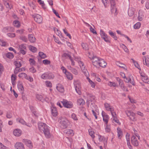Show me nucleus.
Wrapping results in <instances>:
<instances>
[{
	"mask_svg": "<svg viewBox=\"0 0 149 149\" xmlns=\"http://www.w3.org/2000/svg\"><path fill=\"white\" fill-rule=\"evenodd\" d=\"M38 127L41 132H43L47 138H50L51 134L48 127L45 123L40 122L38 124Z\"/></svg>",
	"mask_w": 149,
	"mask_h": 149,
	"instance_id": "1",
	"label": "nucleus"
},
{
	"mask_svg": "<svg viewBox=\"0 0 149 149\" xmlns=\"http://www.w3.org/2000/svg\"><path fill=\"white\" fill-rule=\"evenodd\" d=\"M102 1L105 6H106V4L110 3L111 5V13H114L115 15H117V9L116 8L115 0H102Z\"/></svg>",
	"mask_w": 149,
	"mask_h": 149,
	"instance_id": "2",
	"label": "nucleus"
},
{
	"mask_svg": "<svg viewBox=\"0 0 149 149\" xmlns=\"http://www.w3.org/2000/svg\"><path fill=\"white\" fill-rule=\"evenodd\" d=\"M58 121L62 128L65 129L67 127L68 121L67 119L61 117L59 118Z\"/></svg>",
	"mask_w": 149,
	"mask_h": 149,
	"instance_id": "3",
	"label": "nucleus"
},
{
	"mask_svg": "<svg viewBox=\"0 0 149 149\" xmlns=\"http://www.w3.org/2000/svg\"><path fill=\"white\" fill-rule=\"evenodd\" d=\"M92 58L94 60H95V58L97 59V60H95V62H96L102 68H104L106 67L107 63L103 59H99V58L96 56H93Z\"/></svg>",
	"mask_w": 149,
	"mask_h": 149,
	"instance_id": "4",
	"label": "nucleus"
},
{
	"mask_svg": "<svg viewBox=\"0 0 149 149\" xmlns=\"http://www.w3.org/2000/svg\"><path fill=\"white\" fill-rule=\"evenodd\" d=\"M95 97L91 94H87V103L88 106L90 103L92 105L94 103L95 101Z\"/></svg>",
	"mask_w": 149,
	"mask_h": 149,
	"instance_id": "5",
	"label": "nucleus"
},
{
	"mask_svg": "<svg viewBox=\"0 0 149 149\" xmlns=\"http://www.w3.org/2000/svg\"><path fill=\"white\" fill-rule=\"evenodd\" d=\"M101 38L104 41L107 42H110V40H109V38L107 35L105 33V32L102 30L101 29L100 33Z\"/></svg>",
	"mask_w": 149,
	"mask_h": 149,
	"instance_id": "6",
	"label": "nucleus"
},
{
	"mask_svg": "<svg viewBox=\"0 0 149 149\" xmlns=\"http://www.w3.org/2000/svg\"><path fill=\"white\" fill-rule=\"evenodd\" d=\"M125 113L127 116L130 118V120L134 121H136V119L135 118V114L132 111L127 110L125 111Z\"/></svg>",
	"mask_w": 149,
	"mask_h": 149,
	"instance_id": "7",
	"label": "nucleus"
},
{
	"mask_svg": "<svg viewBox=\"0 0 149 149\" xmlns=\"http://www.w3.org/2000/svg\"><path fill=\"white\" fill-rule=\"evenodd\" d=\"M61 102L65 107L71 108L73 107L72 103L71 102L68 101L66 100H63V101H61Z\"/></svg>",
	"mask_w": 149,
	"mask_h": 149,
	"instance_id": "8",
	"label": "nucleus"
},
{
	"mask_svg": "<svg viewBox=\"0 0 149 149\" xmlns=\"http://www.w3.org/2000/svg\"><path fill=\"white\" fill-rule=\"evenodd\" d=\"M31 16L34 18L35 21L38 23H40L42 22V19L41 15H39L35 14L32 15Z\"/></svg>",
	"mask_w": 149,
	"mask_h": 149,
	"instance_id": "9",
	"label": "nucleus"
},
{
	"mask_svg": "<svg viewBox=\"0 0 149 149\" xmlns=\"http://www.w3.org/2000/svg\"><path fill=\"white\" fill-rule=\"evenodd\" d=\"M19 53L23 55L25 54L26 53V45L24 44H21L19 46Z\"/></svg>",
	"mask_w": 149,
	"mask_h": 149,
	"instance_id": "10",
	"label": "nucleus"
},
{
	"mask_svg": "<svg viewBox=\"0 0 149 149\" xmlns=\"http://www.w3.org/2000/svg\"><path fill=\"white\" fill-rule=\"evenodd\" d=\"M131 141L132 144L134 146H137L139 145L138 141L135 136H133L132 137Z\"/></svg>",
	"mask_w": 149,
	"mask_h": 149,
	"instance_id": "11",
	"label": "nucleus"
},
{
	"mask_svg": "<svg viewBox=\"0 0 149 149\" xmlns=\"http://www.w3.org/2000/svg\"><path fill=\"white\" fill-rule=\"evenodd\" d=\"M15 149H24V144L21 142H17L15 145Z\"/></svg>",
	"mask_w": 149,
	"mask_h": 149,
	"instance_id": "12",
	"label": "nucleus"
},
{
	"mask_svg": "<svg viewBox=\"0 0 149 149\" xmlns=\"http://www.w3.org/2000/svg\"><path fill=\"white\" fill-rule=\"evenodd\" d=\"M102 114L103 118V121L107 124L108 123V119H109L108 115H107L104 111H102Z\"/></svg>",
	"mask_w": 149,
	"mask_h": 149,
	"instance_id": "13",
	"label": "nucleus"
},
{
	"mask_svg": "<svg viewBox=\"0 0 149 149\" xmlns=\"http://www.w3.org/2000/svg\"><path fill=\"white\" fill-rule=\"evenodd\" d=\"M23 142H24L25 144L30 148H32V144L31 141L26 139H23Z\"/></svg>",
	"mask_w": 149,
	"mask_h": 149,
	"instance_id": "14",
	"label": "nucleus"
},
{
	"mask_svg": "<svg viewBox=\"0 0 149 149\" xmlns=\"http://www.w3.org/2000/svg\"><path fill=\"white\" fill-rule=\"evenodd\" d=\"M36 97L38 100L41 101L42 102H43L45 101H47L48 100V99L47 97H46L45 99H43L42 95L39 94L36 95Z\"/></svg>",
	"mask_w": 149,
	"mask_h": 149,
	"instance_id": "15",
	"label": "nucleus"
},
{
	"mask_svg": "<svg viewBox=\"0 0 149 149\" xmlns=\"http://www.w3.org/2000/svg\"><path fill=\"white\" fill-rule=\"evenodd\" d=\"M104 106L106 109L108 111H110L112 114V112H113V108L112 107H110V105L108 103H105L104 104Z\"/></svg>",
	"mask_w": 149,
	"mask_h": 149,
	"instance_id": "16",
	"label": "nucleus"
},
{
	"mask_svg": "<svg viewBox=\"0 0 149 149\" xmlns=\"http://www.w3.org/2000/svg\"><path fill=\"white\" fill-rule=\"evenodd\" d=\"M52 114L53 116H56L57 115V111L56 108L55 107H51Z\"/></svg>",
	"mask_w": 149,
	"mask_h": 149,
	"instance_id": "17",
	"label": "nucleus"
},
{
	"mask_svg": "<svg viewBox=\"0 0 149 149\" xmlns=\"http://www.w3.org/2000/svg\"><path fill=\"white\" fill-rule=\"evenodd\" d=\"M111 115L113 117V121L118 124H120V123L119 122V120L116 116V113L115 112H112Z\"/></svg>",
	"mask_w": 149,
	"mask_h": 149,
	"instance_id": "18",
	"label": "nucleus"
},
{
	"mask_svg": "<svg viewBox=\"0 0 149 149\" xmlns=\"http://www.w3.org/2000/svg\"><path fill=\"white\" fill-rule=\"evenodd\" d=\"M143 62L144 65H146L149 67V57H147L146 58L145 56L143 57Z\"/></svg>",
	"mask_w": 149,
	"mask_h": 149,
	"instance_id": "19",
	"label": "nucleus"
},
{
	"mask_svg": "<svg viewBox=\"0 0 149 149\" xmlns=\"http://www.w3.org/2000/svg\"><path fill=\"white\" fill-rule=\"evenodd\" d=\"M64 133L68 135L73 136L74 133L73 130L71 129H67L64 130Z\"/></svg>",
	"mask_w": 149,
	"mask_h": 149,
	"instance_id": "20",
	"label": "nucleus"
},
{
	"mask_svg": "<svg viewBox=\"0 0 149 149\" xmlns=\"http://www.w3.org/2000/svg\"><path fill=\"white\" fill-rule=\"evenodd\" d=\"M135 9L133 8H130L128 11V15L131 17L133 15L134 13Z\"/></svg>",
	"mask_w": 149,
	"mask_h": 149,
	"instance_id": "21",
	"label": "nucleus"
},
{
	"mask_svg": "<svg viewBox=\"0 0 149 149\" xmlns=\"http://www.w3.org/2000/svg\"><path fill=\"white\" fill-rule=\"evenodd\" d=\"M13 134L16 136H19L21 134V131L20 130L15 129L14 131Z\"/></svg>",
	"mask_w": 149,
	"mask_h": 149,
	"instance_id": "22",
	"label": "nucleus"
},
{
	"mask_svg": "<svg viewBox=\"0 0 149 149\" xmlns=\"http://www.w3.org/2000/svg\"><path fill=\"white\" fill-rule=\"evenodd\" d=\"M119 86L122 90L124 91H128V90L126 88V87L124 86L123 81H121V82H119Z\"/></svg>",
	"mask_w": 149,
	"mask_h": 149,
	"instance_id": "23",
	"label": "nucleus"
},
{
	"mask_svg": "<svg viewBox=\"0 0 149 149\" xmlns=\"http://www.w3.org/2000/svg\"><path fill=\"white\" fill-rule=\"evenodd\" d=\"M17 86L19 90L22 91H24V88L22 83L19 81L18 82Z\"/></svg>",
	"mask_w": 149,
	"mask_h": 149,
	"instance_id": "24",
	"label": "nucleus"
},
{
	"mask_svg": "<svg viewBox=\"0 0 149 149\" xmlns=\"http://www.w3.org/2000/svg\"><path fill=\"white\" fill-rule=\"evenodd\" d=\"M28 38L29 40L31 42L34 43L35 42L36 38L32 35H29Z\"/></svg>",
	"mask_w": 149,
	"mask_h": 149,
	"instance_id": "25",
	"label": "nucleus"
},
{
	"mask_svg": "<svg viewBox=\"0 0 149 149\" xmlns=\"http://www.w3.org/2000/svg\"><path fill=\"white\" fill-rule=\"evenodd\" d=\"M116 64L117 65L120 67L121 68H124L125 70H127V69H125V65L124 64H123L121 63L119 61H116Z\"/></svg>",
	"mask_w": 149,
	"mask_h": 149,
	"instance_id": "26",
	"label": "nucleus"
},
{
	"mask_svg": "<svg viewBox=\"0 0 149 149\" xmlns=\"http://www.w3.org/2000/svg\"><path fill=\"white\" fill-rule=\"evenodd\" d=\"M109 34L115 40H117V38L116 35L115 33L112 31H111L110 30L109 31Z\"/></svg>",
	"mask_w": 149,
	"mask_h": 149,
	"instance_id": "27",
	"label": "nucleus"
},
{
	"mask_svg": "<svg viewBox=\"0 0 149 149\" xmlns=\"http://www.w3.org/2000/svg\"><path fill=\"white\" fill-rule=\"evenodd\" d=\"M67 78L69 80H71L73 78L72 74L70 72H67L65 73Z\"/></svg>",
	"mask_w": 149,
	"mask_h": 149,
	"instance_id": "28",
	"label": "nucleus"
},
{
	"mask_svg": "<svg viewBox=\"0 0 149 149\" xmlns=\"http://www.w3.org/2000/svg\"><path fill=\"white\" fill-rule=\"evenodd\" d=\"M25 68H15L14 71V73L15 74H17L19 72H21V71L25 70Z\"/></svg>",
	"mask_w": 149,
	"mask_h": 149,
	"instance_id": "29",
	"label": "nucleus"
},
{
	"mask_svg": "<svg viewBox=\"0 0 149 149\" xmlns=\"http://www.w3.org/2000/svg\"><path fill=\"white\" fill-rule=\"evenodd\" d=\"M14 64L16 66L15 68H19L22 66L21 63L18 61H15L14 62Z\"/></svg>",
	"mask_w": 149,
	"mask_h": 149,
	"instance_id": "30",
	"label": "nucleus"
},
{
	"mask_svg": "<svg viewBox=\"0 0 149 149\" xmlns=\"http://www.w3.org/2000/svg\"><path fill=\"white\" fill-rule=\"evenodd\" d=\"M54 30L56 34L59 37H62V35L61 31L58 29H54Z\"/></svg>",
	"mask_w": 149,
	"mask_h": 149,
	"instance_id": "31",
	"label": "nucleus"
},
{
	"mask_svg": "<svg viewBox=\"0 0 149 149\" xmlns=\"http://www.w3.org/2000/svg\"><path fill=\"white\" fill-rule=\"evenodd\" d=\"M5 56L7 58H13L14 57V55L11 52H8L6 54Z\"/></svg>",
	"mask_w": 149,
	"mask_h": 149,
	"instance_id": "32",
	"label": "nucleus"
},
{
	"mask_svg": "<svg viewBox=\"0 0 149 149\" xmlns=\"http://www.w3.org/2000/svg\"><path fill=\"white\" fill-rule=\"evenodd\" d=\"M77 103L80 105H83L85 104V102L82 99H79L77 100Z\"/></svg>",
	"mask_w": 149,
	"mask_h": 149,
	"instance_id": "33",
	"label": "nucleus"
},
{
	"mask_svg": "<svg viewBox=\"0 0 149 149\" xmlns=\"http://www.w3.org/2000/svg\"><path fill=\"white\" fill-rule=\"evenodd\" d=\"M126 139L127 141V144L128 147L131 145L130 143V135L127 133V134L126 135Z\"/></svg>",
	"mask_w": 149,
	"mask_h": 149,
	"instance_id": "34",
	"label": "nucleus"
},
{
	"mask_svg": "<svg viewBox=\"0 0 149 149\" xmlns=\"http://www.w3.org/2000/svg\"><path fill=\"white\" fill-rule=\"evenodd\" d=\"M117 130L118 137L120 138V137L122 136V135L123 134L122 131H121V129L120 128H118Z\"/></svg>",
	"mask_w": 149,
	"mask_h": 149,
	"instance_id": "35",
	"label": "nucleus"
},
{
	"mask_svg": "<svg viewBox=\"0 0 149 149\" xmlns=\"http://www.w3.org/2000/svg\"><path fill=\"white\" fill-rule=\"evenodd\" d=\"M29 48L30 50L33 52H36L37 50L36 47L31 45H30L29 46Z\"/></svg>",
	"mask_w": 149,
	"mask_h": 149,
	"instance_id": "36",
	"label": "nucleus"
},
{
	"mask_svg": "<svg viewBox=\"0 0 149 149\" xmlns=\"http://www.w3.org/2000/svg\"><path fill=\"white\" fill-rule=\"evenodd\" d=\"M13 24L15 27H19L20 24L19 22L17 20H15L13 21Z\"/></svg>",
	"mask_w": 149,
	"mask_h": 149,
	"instance_id": "37",
	"label": "nucleus"
},
{
	"mask_svg": "<svg viewBox=\"0 0 149 149\" xmlns=\"http://www.w3.org/2000/svg\"><path fill=\"white\" fill-rule=\"evenodd\" d=\"M47 73L48 79H53L54 77V76L52 73L49 72H47Z\"/></svg>",
	"mask_w": 149,
	"mask_h": 149,
	"instance_id": "38",
	"label": "nucleus"
},
{
	"mask_svg": "<svg viewBox=\"0 0 149 149\" xmlns=\"http://www.w3.org/2000/svg\"><path fill=\"white\" fill-rule=\"evenodd\" d=\"M88 132L90 135L93 139H94L95 137L94 135V132L92 131L91 129H89L88 130Z\"/></svg>",
	"mask_w": 149,
	"mask_h": 149,
	"instance_id": "39",
	"label": "nucleus"
},
{
	"mask_svg": "<svg viewBox=\"0 0 149 149\" xmlns=\"http://www.w3.org/2000/svg\"><path fill=\"white\" fill-rule=\"evenodd\" d=\"M39 56L42 58H45L47 57L46 55L42 52H40L39 53Z\"/></svg>",
	"mask_w": 149,
	"mask_h": 149,
	"instance_id": "40",
	"label": "nucleus"
},
{
	"mask_svg": "<svg viewBox=\"0 0 149 149\" xmlns=\"http://www.w3.org/2000/svg\"><path fill=\"white\" fill-rule=\"evenodd\" d=\"M38 2L41 5L42 7L44 9H45L46 8L45 7V4L44 3V1L41 0H38Z\"/></svg>",
	"mask_w": 149,
	"mask_h": 149,
	"instance_id": "41",
	"label": "nucleus"
},
{
	"mask_svg": "<svg viewBox=\"0 0 149 149\" xmlns=\"http://www.w3.org/2000/svg\"><path fill=\"white\" fill-rule=\"evenodd\" d=\"M81 46L83 49L86 50H87L89 49V47L88 44H85L83 43L81 44Z\"/></svg>",
	"mask_w": 149,
	"mask_h": 149,
	"instance_id": "42",
	"label": "nucleus"
},
{
	"mask_svg": "<svg viewBox=\"0 0 149 149\" xmlns=\"http://www.w3.org/2000/svg\"><path fill=\"white\" fill-rule=\"evenodd\" d=\"M80 87V86L79 84H78V86H75V89L76 91V92L79 94L80 95L81 94V91H80L79 89V87Z\"/></svg>",
	"mask_w": 149,
	"mask_h": 149,
	"instance_id": "43",
	"label": "nucleus"
},
{
	"mask_svg": "<svg viewBox=\"0 0 149 149\" xmlns=\"http://www.w3.org/2000/svg\"><path fill=\"white\" fill-rule=\"evenodd\" d=\"M56 88L57 90L60 92L63 93L64 91V88L62 86H61L59 87L57 86L56 87Z\"/></svg>",
	"mask_w": 149,
	"mask_h": 149,
	"instance_id": "44",
	"label": "nucleus"
},
{
	"mask_svg": "<svg viewBox=\"0 0 149 149\" xmlns=\"http://www.w3.org/2000/svg\"><path fill=\"white\" fill-rule=\"evenodd\" d=\"M132 76L131 74H130L129 76V78L128 79L126 77H124V81L126 83H128L130 81H131V77Z\"/></svg>",
	"mask_w": 149,
	"mask_h": 149,
	"instance_id": "45",
	"label": "nucleus"
},
{
	"mask_svg": "<svg viewBox=\"0 0 149 149\" xmlns=\"http://www.w3.org/2000/svg\"><path fill=\"white\" fill-rule=\"evenodd\" d=\"M41 77L43 79H48L47 77V73L45 72L42 74L41 76Z\"/></svg>",
	"mask_w": 149,
	"mask_h": 149,
	"instance_id": "46",
	"label": "nucleus"
},
{
	"mask_svg": "<svg viewBox=\"0 0 149 149\" xmlns=\"http://www.w3.org/2000/svg\"><path fill=\"white\" fill-rule=\"evenodd\" d=\"M141 23L140 22H138L134 26V28H140L141 26Z\"/></svg>",
	"mask_w": 149,
	"mask_h": 149,
	"instance_id": "47",
	"label": "nucleus"
},
{
	"mask_svg": "<svg viewBox=\"0 0 149 149\" xmlns=\"http://www.w3.org/2000/svg\"><path fill=\"white\" fill-rule=\"evenodd\" d=\"M62 56L65 58H67V57H68L69 58H70L71 57V56L69 54H66V53H63L62 55Z\"/></svg>",
	"mask_w": 149,
	"mask_h": 149,
	"instance_id": "48",
	"label": "nucleus"
},
{
	"mask_svg": "<svg viewBox=\"0 0 149 149\" xmlns=\"http://www.w3.org/2000/svg\"><path fill=\"white\" fill-rule=\"evenodd\" d=\"M25 76H26V74L23 72L19 73L18 75L19 77L22 78H24V77H25Z\"/></svg>",
	"mask_w": 149,
	"mask_h": 149,
	"instance_id": "49",
	"label": "nucleus"
},
{
	"mask_svg": "<svg viewBox=\"0 0 149 149\" xmlns=\"http://www.w3.org/2000/svg\"><path fill=\"white\" fill-rule=\"evenodd\" d=\"M45 84L47 87H52V84L51 82L49 81H46Z\"/></svg>",
	"mask_w": 149,
	"mask_h": 149,
	"instance_id": "50",
	"label": "nucleus"
},
{
	"mask_svg": "<svg viewBox=\"0 0 149 149\" xmlns=\"http://www.w3.org/2000/svg\"><path fill=\"white\" fill-rule=\"evenodd\" d=\"M43 63L45 65H49L50 64V61L47 59H45L43 61Z\"/></svg>",
	"mask_w": 149,
	"mask_h": 149,
	"instance_id": "51",
	"label": "nucleus"
},
{
	"mask_svg": "<svg viewBox=\"0 0 149 149\" xmlns=\"http://www.w3.org/2000/svg\"><path fill=\"white\" fill-rule=\"evenodd\" d=\"M6 43L2 40H0V45L1 46H4L6 45Z\"/></svg>",
	"mask_w": 149,
	"mask_h": 149,
	"instance_id": "52",
	"label": "nucleus"
},
{
	"mask_svg": "<svg viewBox=\"0 0 149 149\" xmlns=\"http://www.w3.org/2000/svg\"><path fill=\"white\" fill-rule=\"evenodd\" d=\"M71 72L73 73L75 75H77L78 72L77 70L74 68H72L70 70Z\"/></svg>",
	"mask_w": 149,
	"mask_h": 149,
	"instance_id": "53",
	"label": "nucleus"
},
{
	"mask_svg": "<svg viewBox=\"0 0 149 149\" xmlns=\"http://www.w3.org/2000/svg\"><path fill=\"white\" fill-rule=\"evenodd\" d=\"M132 60L133 61L135 66L139 69L141 70L139 64H138V63L134 61V60L133 59H132Z\"/></svg>",
	"mask_w": 149,
	"mask_h": 149,
	"instance_id": "54",
	"label": "nucleus"
},
{
	"mask_svg": "<svg viewBox=\"0 0 149 149\" xmlns=\"http://www.w3.org/2000/svg\"><path fill=\"white\" fill-rule=\"evenodd\" d=\"M29 61L30 62L31 65H33L35 64V61L33 59L30 58L29 59Z\"/></svg>",
	"mask_w": 149,
	"mask_h": 149,
	"instance_id": "55",
	"label": "nucleus"
},
{
	"mask_svg": "<svg viewBox=\"0 0 149 149\" xmlns=\"http://www.w3.org/2000/svg\"><path fill=\"white\" fill-rule=\"evenodd\" d=\"M105 130L107 132H109L110 131V126L107 124V126L105 128Z\"/></svg>",
	"mask_w": 149,
	"mask_h": 149,
	"instance_id": "56",
	"label": "nucleus"
},
{
	"mask_svg": "<svg viewBox=\"0 0 149 149\" xmlns=\"http://www.w3.org/2000/svg\"><path fill=\"white\" fill-rule=\"evenodd\" d=\"M140 11L139 12V16L138 17V20L139 21H141L143 19V16L142 15H140Z\"/></svg>",
	"mask_w": 149,
	"mask_h": 149,
	"instance_id": "57",
	"label": "nucleus"
},
{
	"mask_svg": "<svg viewBox=\"0 0 149 149\" xmlns=\"http://www.w3.org/2000/svg\"><path fill=\"white\" fill-rule=\"evenodd\" d=\"M24 31V29H19L16 32L17 33H18L20 34H22L23 33Z\"/></svg>",
	"mask_w": 149,
	"mask_h": 149,
	"instance_id": "58",
	"label": "nucleus"
},
{
	"mask_svg": "<svg viewBox=\"0 0 149 149\" xmlns=\"http://www.w3.org/2000/svg\"><path fill=\"white\" fill-rule=\"evenodd\" d=\"M20 39L25 42H26L27 41V38L25 36H22L20 37Z\"/></svg>",
	"mask_w": 149,
	"mask_h": 149,
	"instance_id": "59",
	"label": "nucleus"
},
{
	"mask_svg": "<svg viewBox=\"0 0 149 149\" xmlns=\"http://www.w3.org/2000/svg\"><path fill=\"white\" fill-rule=\"evenodd\" d=\"M30 71L32 73H34L36 72V70L33 67L30 68Z\"/></svg>",
	"mask_w": 149,
	"mask_h": 149,
	"instance_id": "60",
	"label": "nucleus"
},
{
	"mask_svg": "<svg viewBox=\"0 0 149 149\" xmlns=\"http://www.w3.org/2000/svg\"><path fill=\"white\" fill-rule=\"evenodd\" d=\"M52 10H53V12L56 15L57 17L58 18H60L58 13L57 12H56V10L54 9V8H53Z\"/></svg>",
	"mask_w": 149,
	"mask_h": 149,
	"instance_id": "61",
	"label": "nucleus"
},
{
	"mask_svg": "<svg viewBox=\"0 0 149 149\" xmlns=\"http://www.w3.org/2000/svg\"><path fill=\"white\" fill-rule=\"evenodd\" d=\"M28 4L30 6V7H31L33 8V9H34V7L35 6V5H34L33 2H29L28 3Z\"/></svg>",
	"mask_w": 149,
	"mask_h": 149,
	"instance_id": "62",
	"label": "nucleus"
},
{
	"mask_svg": "<svg viewBox=\"0 0 149 149\" xmlns=\"http://www.w3.org/2000/svg\"><path fill=\"white\" fill-rule=\"evenodd\" d=\"M7 35L10 37H14L15 36V34L14 33H9L7 34Z\"/></svg>",
	"mask_w": 149,
	"mask_h": 149,
	"instance_id": "63",
	"label": "nucleus"
},
{
	"mask_svg": "<svg viewBox=\"0 0 149 149\" xmlns=\"http://www.w3.org/2000/svg\"><path fill=\"white\" fill-rule=\"evenodd\" d=\"M0 149H7V147L0 143Z\"/></svg>",
	"mask_w": 149,
	"mask_h": 149,
	"instance_id": "64",
	"label": "nucleus"
}]
</instances>
